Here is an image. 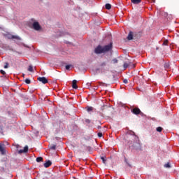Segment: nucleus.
Listing matches in <instances>:
<instances>
[{"label":"nucleus","instance_id":"1","mask_svg":"<svg viewBox=\"0 0 179 179\" xmlns=\"http://www.w3.org/2000/svg\"><path fill=\"white\" fill-rule=\"evenodd\" d=\"M6 37H7L8 40H13L15 43L18 45L20 44V41H22V38L19 36L8 34L6 35Z\"/></svg>","mask_w":179,"mask_h":179},{"label":"nucleus","instance_id":"2","mask_svg":"<svg viewBox=\"0 0 179 179\" xmlns=\"http://www.w3.org/2000/svg\"><path fill=\"white\" fill-rule=\"evenodd\" d=\"M103 54L106 52H108V51H111L113 50V42H110V44L106 45L103 47Z\"/></svg>","mask_w":179,"mask_h":179},{"label":"nucleus","instance_id":"3","mask_svg":"<svg viewBox=\"0 0 179 179\" xmlns=\"http://www.w3.org/2000/svg\"><path fill=\"white\" fill-rule=\"evenodd\" d=\"M95 54H104L103 48L99 45L94 50Z\"/></svg>","mask_w":179,"mask_h":179},{"label":"nucleus","instance_id":"4","mask_svg":"<svg viewBox=\"0 0 179 179\" xmlns=\"http://www.w3.org/2000/svg\"><path fill=\"white\" fill-rule=\"evenodd\" d=\"M32 27L34 30H36V31H38V30H41V26H40V24L38 22H34L32 24Z\"/></svg>","mask_w":179,"mask_h":179},{"label":"nucleus","instance_id":"5","mask_svg":"<svg viewBox=\"0 0 179 179\" xmlns=\"http://www.w3.org/2000/svg\"><path fill=\"white\" fill-rule=\"evenodd\" d=\"M38 80L43 83V85L48 83V80L45 77H38Z\"/></svg>","mask_w":179,"mask_h":179},{"label":"nucleus","instance_id":"6","mask_svg":"<svg viewBox=\"0 0 179 179\" xmlns=\"http://www.w3.org/2000/svg\"><path fill=\"white\" fill-rule=\"evenodd\" d=\"M129 66H131V68H135V64L131 63V62H124L123 64V68H124V69H127V68H128Z\"/></svg>","mask_w":179,"mask_h":179},{"label":"nucleus","instance_id":"7","mask_svg":"<svg viewBox=\"0 0 179 179\" xmlns=\"http://www.w3.org/2000/svg\"><path fill=\"white\" fill-rule=\"evenodd\" d=\"M131 113H133V114H135V115H138V114H141L142 112L141 111V109H139V108H134L131 110Z\"/></svg>","mask_w":179,"mask_h":179},{"label":"nucleus","instance_id":"8","mask_svg":"<svg viewBox=\"0 0 179 179\" xmlns=\"http://www.w3.org/2000/svg\"><path fill=\"white\" fill-rule=\"evenodd\" d=\"M29 152V146L26 145L23 150H18V153L22 155V153H27Z\"/></svg>","mask_w":179,"mask_h":179},{"label":"nucleus","instance_id":"9","mask_svg":"<svg viewBox=\"0 0 179 179\" xmlns=\"http://www.w3.org/2000/svg\"><path fill=\"white\" fill-rule=\"evenodd\" d=\"M0 152L1 155H6V150H5V148L3 145L0 144Z\"/></svg>","mask_w":179,"mask_h":179},{"label":"nucleus","instance_id":"10","mask_svg":"<svg viewBox=\"0 0 179 179\" xmlns=\"http://www.w3.org/2000/svg\"><path fill=\"white\" fill-rule=\"evenodd\" d=\"M51 164H52V162H51V161L48 160V162H46L43 166L45 169H48V167H50L51 166Z\"/></svg>","mask_w":179,"mask_h":179},{"label":"nucleus","instance_id":"11","mask_svg":"<svg viewBox=\"0 0 179 179\" xmlns=\"http://www.w3.org/2000/svg\"><path fill=\"white\" fill-rule=\"evenodd\" d=\"M78 81L76 80H73V83H72L73 89H78V85H76Z\"/></svg>","mask_w":179,"mask_h":179},{"label":"nucleus","instance_id":"12","mask_svg":"<svg viewBox=\"0 0 179 179\" xmlns=\"http://www.w3.org/2000/svg\"><path fill=\"white\" fill-rule=\"evenodd\" d=\"M133 38H134V33H132V31H130L128 34L127 39L132 40Z\"/></svg>","mask_w":179,"mask_h":179},{"label":"nucleus","instance_id":"13","mask_svg":"<svg viewBox=\"0 0 179 179\" xmlns=\"http://www.w3.org/2000/svg\"><path fill=\"white\" fill-rule=\"evenodd\" d=\"M131 2L134 5H138V3H141V2H142V0H131Z\"/></svg>","mask_w":179,"mask_h":179},{"label":"nucleus","instance_id":"14","mask_svg":"<svg viewBox=\"0 0 179 179\" xmlns=\"http://www.w3.org/2000/svg\"><path fill=\"white\" fill-rule=\"evenodd\" d=\"M105 8H106V9H108V10H110V9H111V4H110V3H106V4L105 5Z\"/></svg>","mask_w":179,"mask_h":179},{"label":"nucleus","instance_id":"15","mask_svg":"<svg viewBox=\"0 0 179 179\" xmlns=\"http://www.w3.org/2000/svg\"><path fill=\"white\" fill-rule=\"evenodd\" d=\"M164 68L165 69H169L170 68V64H169V63H165V64H164Z\"/></svg>","mask_w":179,"mask_h":179},{"label":"nucleus","instance_id":"16","mask_svg":"<svg viewBox=\"0 0 179 179\" xmlns=\"http://www.w3.org/2000/svg\"><path fill=\"white\" fill-rule=\"evenodd\" d=\"M28 71L29 72H34V69L33 68V66L31 65L29 66Z\"/></svg>","mask_w":179,"mask_h":179},{"label":"nucleus","instance_id":"17","mask_svg":"<svg viewBox=\"0 0 179 179\" xmlns=\"http://www.w3.org/2000/svg\"><path fill=\"white\" fill-rule=\"evenodd\" d=\"M164 167H165L166 169H171V166L170 165V163H167L164 165Z\"/></svg>","mask_w":179,"mask_h":179},{"label":"nucleus","instance_id":"18","mask_svg":"<svg viewBox=\"0 0 179 179\" xmlns=\"http://www.w3.org/2000/svg\"><path fill=\"white\" fill-rule=\"evenodd\" d=\"M36 162H37V163H40V162H43V157H37Z\"/></svg>","mask_w":179,"mask_h":179},{"label":"nucleus","instance_id":"19","mask_svg":"<svg viewBox=\"0 0 179 179\" xmlns=\"http://www.w3.org/2000/svg\"><path fill=\"white\" fill-rule=\"evenodd\" d=\"M87 111H88V113L90 111H93V107L92 106L87 107Z\"/></svg>","mask_w":179,"mask_h":179},{"label":"nucleus","instance_id":"20","mask_svg":"<svg viewBox=\"0 0 179 179\" xmlns=\"http://www.w3.org/2000/svg\"><path fill=\"white\" fill-rule=\"evenodd\" d=\"M25 83H27V85H30V83H31V81L30 80V79L27 78L25 79Z\"/></svg>","mask_w":179,"mask_h":179},{"label":"nucleus","instance_id":"21","mask_svg":"<svg viewBox=\"0 0 179 179\" xmlns=\"http://www.w3.org/2000/svg\"><path fill=\"white\" fill-rule=\"evenodd\" d=\"M162 131H163V127H159L157 128V132H162Z\"/></svg>","mask_w":179,"mask_h":179},{"label":"nucleus","instance_id":"22","mask_svg":"<svg viewBox=\"0 0 179 179\" xmlns=\"http://www.w3.org/2000/svg\"><path fill=\"white\" fill-rule=\"evenodd\" d=\"M101 159L102 160L103 163L104 164H106V162H107V160H106V157H101Z\"/></svg>","mask_w":179,"mask_h":179},{"label":"nucleus","instance_id":"23","mask_svg":"<svg viewBox=\"0 0 179 179\" xmlns=\"http://www.w3.org/2000/svg\"><path fill=\"white\" fill-rule=\"evenodd\" d=\"M56 148H57V145H53L50 146V149L52 150H55Z\"/></svg>","mask_w":179,"mask_h":179},{"label":"nucleus","instance_id":"24","mask_svg":"<svg viewBox=\"0 0 179 179\" xmlns=\"http://www.w3.org/2000/svg\"><path fill=\"white\" fill-rule=\"evenodd\" d=\"M5 64H6L4 65V68H5V69H8V68L9 67V63L6 62Z\"/></svg>","mask_w":179,"mask_h":179},{"label":"nucleus","instance_id":"25","mask_svg":"<svg viewBox=\"0 0 179 179\" xmlns=\"http://www.w3.org/2000/svg\"><path fill=\"white\" fill-rule=\"evenodd\" d=\"M167 44H169V41L168 40H165L162 44V45H167Z\"/></svg>","mask_w":179,"mask_h":179},{"label":"nucleus","instance_id":"26","mask_svg":"<svg viewBox=\"0 0 179 179\" xmlns=\"http://www.w3.org/2000/svg\"><path fill=\"white\" fill-rule=\"evenodd\" d=\"M0 73H1V75H3V76L6 75V72H5V71L3 70H0Z\"/></svg>","mask_w":179,"mask_h":179},{"label":"nucleus","instance_id":"27","mask_svg":"<svg viewBox=\"0 0 179 179\" xmlns=\"http://www.w3.org/2000/svg\"><path fill=\"white\" fill-rule=\"evenodd\" d=\"M71 66H72V65H66V69L67 71H69V69H71Z\"/></svg>","mask_w":179,"mask_h":179},{"label":"nucleus","instance_id":"28","mask_svg":"<svg viewBox=\"0 0 179 179\" xmlns=\"http://www.w3.org/2000/svg\"><path fill=\"white\" fill-rule=\"evenodd\" d=\"M113 64H117L118 63V59H113Z\"/></svg>","mask_w":179,"mask_h":179},{"label":"nucleus","instance_id":"29","mask_svg":"<svg viewBox=\"0 0 179 179\" xmlns=\"http://www.w3.org/2000/svg\"><path fill=\"white\" fill-rule=\"evenodd\" d=\"M98 136L99 138H101V136H103V133L101 132L98 133Z\"/></svg>","mask_w":179,"mask_h":179},{"label":"nucleus","instance_id":"30","mask_svg":"<svg viewBox=\"0 0 179 179\" xmlns=\"http://www.w3.org/2000/svg\"><path fill=\"white\" fill-rule=\"evenodd\" d=\"M85 122H86L87 124H90L91 121H90V120H89V119H86V120H85Z\"/></svg>","mask_w":179,"mask_h":179},{"label":"nucleus","instance_id":"31","mask_svg":"<svg viewBox=\"0 0 179 179\" xmlns=\"http://www.w3.org/2000/svg\"><path fill=\"white\" fill-rule=\"evenodd\" d=\"M106 63L105 62L101 64V66H106Z\"/></svg>","mask_w":179,"mask_h":179},{"label":"nucleus","instance_id":"32","mask_svg":"<svg viewBox=\"0 0 179 179\" xmlns=\"http://www.w3.org/2000/svg\"><path fill=\"white\" fill-rule=\"evenodd\" d=\"M123 83L127 85L128 83V79H124Z\"/></svg>","mask_w":179,"mask_h":179},{"label":"nucleus","instance_id":"33","mask_svg":"<svg viewBox=\"0 0 179 179\" xmlns=\"http://www.w3.org/2000/svg\"><path fill=\"white\" fill-rule=\"evenodd\" d=\"M99 83L100 86H104V83L99 82Z\"/></svg>","mask_w":179,"mask_h":179},{"label":"nucleus","instance_id":"34","mask_svg":"<svg viewBox=\"0 0 179 179\" xmlns=\"http://www.w3.org/2000/svg\"><path fill=\"white\" fill-rule=\"evenodd\" d=\"M101 128V126H98V127H97V129H100Z\"/></svg>","mask_w":179,"mask_h":179},{"label":"nucleus","instance_id":"35","mask_svg":"<svg viewBox=\"0 0 179 179\" xmlns=\"http://www.w3.org/2000/svg\"><path fill=\"white\" fill-rule=\"evenodd\" d=\"M152 2L155 3V2H156V0H152Z\"/></svg>","mask_w":179,"mask_h":179},{"label":"nucleus","instance_id":"36","mask_svg":"<svg viewBox=\"0 0 179 179\" xmlns=\"http://www.w3.org/2000/svg\"><path fill=\"white\" fill-rule=\"evenodd\" d=\"M18 148H19V145H17V149H18Z\"/></svg>","mask_w":179,"mask_h":179}]
</instances>
